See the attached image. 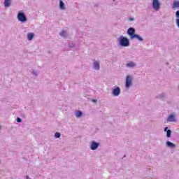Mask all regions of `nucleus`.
I'll use <instances>...</instances> for the list:
<instances>
[{
  "mask_svg": "<svg viewBox=\"0 0 179 179\" xmlns=\"http://www.w3.org/2000/svg\"><path fill=\"white\" fill-rule=\"evenodd\" d=\"M59 8L62 9V10H64L65 9V3L62 1V0H59Z\"/></svg>",
  "mask_w": 179,
  "mask_h": 179,
  "instance_id": "f3484780",
  "label": "nucleus"
},
{
  "mask_svg": "<svg viewBox=\"0 0 179 179\" xmlns=\"http://www.w3.org/2000/svg\"><path fill=\"white\" fill-rule=\"evenodd\" d=\"M136 38V40H138V41H143V38H142V36H139V34H136L134 37L132 38V40Z\"/></svg>",
  "mask_w": 179,
  "mask_h": 179,
  "instance_id": "4468645a",
  "label": "nucleus"
},
{
  "mask_svg": "<svg viewBox=\"0 0 179 179\" xmlns=\"http://www.w3.org/2000/svg\"><path fill=\"white\" fill-rule=\"evenodd\" d=\"M167 97V94L164 92H162L161 94H159L157 96V99H159V100H166Z\"/></svg>",
  "mask_w": 179,
  "mask_h": 179,
  "instance_id": "1a4fd4ad",
  "label": "nucleus"
},
{
  "mask_svg": "<svg viewBox=\"0 0 179 179\" xmlns=\"http://www.w3.org/2000/svg\"><path fill=\"white\" fill-rule=\"evenodd\" d=\"M34 38V33L31 32L27 34V40L29 41H31V40H33Z\"/></svg>",
  "mask_w": 179,
  "mask_h": 179,
  "instance_id": "ddd939ff",
  "label": "nucleus"
},
{
  "mask_svg": "<svg viewBox=\"0 0 179 179\" xmlns=\"http://www.w3.org/2000/svg\"><path fill=\"white\" fill-rule=\"evenodd\" d=\"M131 86H132V76L128 75L126 77L125 87L126 89H129Z\"/></svg>",
  "mask_w": 179,
  "mask_h": 179,
  "instance_id": "20e7f679",
  "label": "nucleus"
},
{
  "mask_svg": "<svg viewBox=\"0 0 179 179\" xmlns=\"http://www.w3.org/2000/svg\"><path fill=\"white\" fill-rule=\"evenodd\" d=\"M166 121V122H177V119L176 118V115H174V114L169 115Z\"/></svg>",
  "mask_w": 179,
  "mask_h": 179,
  "instance_id": "423d86ee",
  "label": "nucleus"
},
{
  "mask_svg": "<svg viewBox=\"0 0 179 179\" xmlns=\"http://www.w3.org/2000/svg\"><path fill=\"white\" fill-rule=\"evenodd\" d=\"M120 93H121V88H120V87H117L113 89L112 94L115 97L120 96Z\"/></svg>",
  "mask_w": 179,
  "mask_h": 179,
  "instance_id": "0eeeda50",
  "label": "nucleus"
},
{
  "mask_svg": "<svg viewBox=\"0 0 179 179\" xmlns=\"http://www.w3.org/2000/svg\"><path fill=\"white\" fill-rule=\"evenodd\" d=\"M164 132H167V131H169V127H164Z\"/></svg>",
  "mask_w": 179,
  "mask_h": 179,
  "instance_id": "cd10ccee",
  "label": "nucleus"
},
{
  "mask_svg": "<svg viewBox=\"0 0 179 179\" xmlns=\"http://www.w3.org/2000/svg\"><path fill=\"white\" fill-rule=\"evenodd\" d=\"M152 8L155 10H159L160 9V1L159 0H153Z\"/></svg>",
  "mask_w": 179,
  "mask_h": 179,
  "instance_id": "39448f33",
  "label": "nucleus"
},
{
  "mask_svg": "<svg viewBox=\"0 0 179 179\" xmlns=\"http://www.w3.org/2000/svg\"><path fill=\"white\" fill-rule=\"evenodd\" d=\"M93 103H96V101L95 99L92 100Z\"/></svg>",
  "mask_w": 179,
  "mask_h": 179,
  "instance_id": "c756f323",
  "label": "nucleus"
},
{
  "mask_svg": "<svg viewBox=\"0 0 179 179\" xmlns=\"http://www.w3.org/2000/svg\"><path fill=\"white\" fill-rule=\"evenodd\" d=\"M127 68H135L136 66V64H135L134 62H130L126 64Z\"/></svg>",
  "mask_w": 179,
  "mask_h": 179,
  "instance_id": "f8f14e48",
  "label": "nucleus"
},
{
  "mask_svg": "<svg viewBox=\"0 0 179 179\" xmlns=\"http://www.w3.org/2000/svg\"><path fill=\"white\" fill-rule=\"evenodd\" d=\"M126 157V155L124 156V157Z\"/></svg>",
  "mask_w": 179,
  "mask_h": 179,
  "instance_id": "7c9ffc66",
  "label": "nucleus"
},
{
  "mask_svg": "<svg viewBox=\"0 0 179 179\" xmlns=\"http://www.w3.org/2000/svg\"><path fill=\"white\" fill-rule=\"evenodd\" d=\"M117 43L120 47H129V45H131L129 38L122 35L117 38Z\"/></svg>",
  "mask_w": 179,
  "mask_h": 179,
  "instance_id": "f257e3e1",
  "label": "nucleus"
},
{
  "mask_svg": "<svg viewBox=\"0 0 179 179\" xmlns=\"http://www.w3.org/2000/svg\"><path fill=\"white\" fill-rule=\"evenodd\" d=\"M171 134H173V131H171V129H169L166 131V138H171Z\"/></svg>",
  "mask_w": 179,
  "mask_h": 179,
  "instance_id": "a211bd4d",
  "label": "nucleus"
},
{
  "mask_svg": "<svg viewBox=\"0 0 179 179\" xmlns=\"http://www.w3.org/2000/svg\"><path fill=\"white\" fill-rule=\"evenodd\" d=\"M136 30L134 27H129L127 29V34L129 36L130 40H132V38L134 37V36L136 34Z\"/></svg>",
  "mask_w": 179,
  "mask_h": 179,
  "instance_id": "7ed1b4c3",
  "label": "nucleus"
},
{
  "mask_svg": "<svg viewBox=\"0 0 179 179\" xmlns=\"http://www.w3.org/2000/svg\"><path fill=\"white\" fill-rule=\"evenodd\" d=\"M0 129H1V126H0Z\"/></svg>",
  "mask_w": 179,
  "mask_h": 179,
  "instance_id": "2f4dec72",
  "label": "nucleus"
},
{
  "mask_svg": "<svg viewBox=\"0 0 179 179\" xmlns=\"http://www.w3.org/2000/svg\"><path fill=\"white\" fill-rule=\"evenodd\" d=\"M17 122H22V118L17 117Z\"/></svg>",
  "mask_w": 179,
  "mask_h": 179,
  "instance_id": "393cba45",
  "label": "nucleus"
},
{
  "mask_svg": "<svg viewBox=\"0 0 179 179\" xmlns=\"http://www.w3.org/2000/svg\"><path fill=\"white\" fill-rule=\"evenodd\" d=\"M176 24H177L178 27L179 28V18L176 19Z\"/></svg>",
  "mask_w": 179,
  "mask_h": 179,
  "instance_id": "bb28decb",
  "label": "nucleus"
},
{
  "mask_svg": "<svg viewBox=\"0 0 179 179\" xmlns=\"http://www.w3.org/2000/svg\"><path fill=\"white\" fill-rule=\"evenodd\" d=\"M115 1V0H113V1Z\"/></svg>",
  "mask_w": 179,
  "mask_h": 179,
  "instance_id": "473e14b6",
  "label": "nucleus"
},
{
  "mask_svg": "<svg viewBox=\"0 0 179 179\" xmlns=\"http://www.w3.org/2000/svg\"><path fill=\"white\" fill-rule=\"evenodd\" d=\"M173 8H179V1H174L173 5Z\"/></svg>",
  "mask_w": 179,
  "mask_h": 179,
  "instance_id": "6ab92c4d",
  "label": "nucleus"
},
{
  "mask_svg": "<svg viewBox=\"0 0 179 179\" xmlns=\"http://www.w3.org/2000/svg\"><path fill=\"white\" fill-rule=\"evenodd\" d=\"M66 32L65 31H62L61 33H60V36H62V37H66Z\"/></svg>",
  "mask_w": 179,
  "mask_h": 179,
  "instance_id": "4be33fe9",
  "label": "nucleus"
},
{
  "mask_svg": "<svg viewBox=\"0 0 179 179\" xmlns=\"http://www.w3.org/2000/svg\"><path fill=\"white\" fill-rule=\"evenodd\" d=\"M26 179H30L29 176H26Z\"/></svg>",
  "mask_w": 179,
  "mask_h": 179,
  "instance_id": "c85d7f7f",
  "label": "nucleus"
},
{
  "mask_svg": "<svg viewBox=\"0 0 179 179\" xmlns=\"http://www.w3.org/2000/svg\"><path fill=\"white\" fill-rule=\"evenodd\" d=\"M99 146H100V143L96 141H92L90 149L91 150H96L99 148Z\"/></svg>",
  "mask_w": 179,
  "mask_h": 179,
  "instance_id": "6e6552de",
  "label": "nucleus"
},
{
  "mask_svg": "<svg viewBox=\"0 0 179 179\" xmlns=\"http://www.w3.org/2000/svg\"><path fill=\"white\" fill-rule=\"evenodd\" d=\"M93 66H94V69H95L96 71L100 70V63L99 62L97 61L94 62Z\"/></svg>",
  "mask_w": 179,
  "mask_h": 179,
  "instance_id": "9b49d317",
  "label": "nucleus"
},
{
  "mask_svg": "<svg viewBox=\"0 0 179 179\" xmlns=\"http://www.w3.org/2000/svg\"><path fill=\"white\" fill-rule=\"evenodd\" d=\"M69 48H75V43H73V42H69Z\"/></svg>",
  "mask_w": 179,
  "mask_h": 179,
  "instance_id": "aec40b11",
  "label": "nucleus"
},
{
  "mask_svg": "<svg viewBox=\"0 0 179 179\" xmlns=\"http://www.w3.org/2000/svg\"><path fill=\"white\" fill-rule=\"evenodd\" d=\"M166 146L167 148H170L171 149H174L176 148V144L174 143H171V141H166Z\"/></svg>",
  "mask_w": 179,
  "mask_h": 179,
  "instance_id": "9d476101",
  "label": "nucleus"
},
{
  "mask_svg": "<svg viewBox=\"0 0 179 179\" xmlns=\"http://www.w3.org/2000/svg\"><path fill=\"white\" fill-rule=\"evenodd\" d=\"M12 3V0H4V6L5 8H9Z\"/></svg>",
  "mask_w": 179,
  "mask_h": 179,
  "instance_id": "2eb2a0df",
  "label": "nucleus"
},
{
  "mask_svg": "<svg viewBox=\"0 0 179 179\" xmlns=\"http://www.w3.org/2000/svg\"><path fill=\"white\" fill-rule=\"evenodd\" d=\"M129 20L130 22H134V21H135V18H134V17H129Z\"/></svg>",
  "mask_w": 179,
  "mask_h": 179,
  "instance_id": "a878e982",
  "label": "nucleus"
},
{
  "mask_svg": "<svg viewBox=\"0 0 179 179\" xmlns=\"http://www.w3.org/2000/svg\"><path fill=\"white\" fill-rule=\"evenodd\" d=\"M31 73H32V75H34L35 76H38L37 72H36V71H34V70H33L31 71Z\"/></svg>",
  "mask_w": 179,
  "mask_h": 179,
  "instance_id": "5701e85b",
  "label": "nucleus"
},
{
  "mask_svg": "<svg viewBox=\"0 0 179 179\" xmlns=\"http://www.w3.org/2000/svg\"><path fill=\"white\" fill-rule=\"evenodd\" d=\"M176 16L177 19H179V10L176 11Z\"/></svg>",
  "mask_w": 179,
  "mask_h": 179,
  "instance_id": "b1692460",
  "label": "nucleus"
},
{
  "mask_svg": "<svg viewBox=\"0 0 179 179\" xmlns=\"http://www.w3.org/2000/svg\"><path fill=\"white\" fill-rule=\"evenodd\" d=\"M17 19L19 22H22V23H26L27 22V16H26L23 11L18 12Z\"/></svg>",
  "mask_w": 179,
  "mask_h": 179,
  "instance_id": "f03ea898",
  "label": "nucleus"
},
{
  "mask_svg": "<svg viewBox=\"0 0 179 179\" xmlns=\"http://www.w3.org/2000/svg\"><path fill=\"white\" fill-rule=\"evenodd\" d=\"M55 138H61V133H59V132H56V133L55 134Z\"/></svg>",
  "mask_w": 179,
  "mask_h": 179,
  "instance_id": "412c9836",
  "label": "nucleus"
},
{
  "mask_svg": "<svg viewBox=\"0 0 179 179\" xmlns=\"http://www.w3.org/2000/svg\"><path fill=\"white\" fill-rule=\"evenodd\" d=\"M83 115V112H82L81 110H77L76 113V117L77 118H80V117H82Z\"/></svg>",
  "mask_w": 179,
  "mask_h": 179,
  "instance_id": "dca6fc26",
  "label": "nucleus"
}]
</instances>
